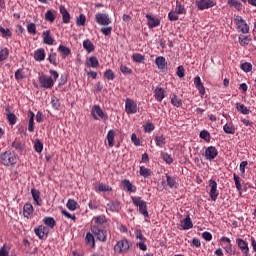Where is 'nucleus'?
Segmentation results:
<instances>
[{"label": "nucleus", "mask_w": 256, "mask_h": 256, "mask_svg": "<svg viewBox=\"0 0 256 256\" xmlns=\"http://www.w3.org/2000/svg\"><path fill=\"white\" fill-rule=\"evenodd\" d=\"M49 63L57 67V53L53 52V50L50 51L49 57H48Z\"/></svg>", "instance_id": "nucleus-40"}, {"label": "nucleus", "mask_w": 256, "mask_h": 256, "mask_svg": "<svg viewBox=\"0 0 256 256\" xmlns=\"http://www.w3.org/2000/svg\"><path fill=\"white\" fill-rule=\"evenodd\" d=\"M154 141L156 142L157 147H165V136H156L154 138Z\"/></svg>", "instance_id": "nucleus-42"}, {"label": "nucleus", "mask_w": 256, "mask_h": 256, "mask_svg": "<svg viewBox=\"0 0 256 256\" xmlns=\"http://www.w3.org/2000/svg\"><path fill=\"white\" fill-rule=\"evenodd\" d=\"M35 114L33 112H30V118H29V122H28V131L30 133H33V131H35Z\"/></svg>", "instance_id": "nucleus-34"}, {"label": "nucleus", "mask_w": 256, "mask_h": 256, "mask_svg": "<svg viewBox=\"0 0 256 256\" xmlns=\"http://www.w3.org/2000/svg\"><path fill=\"white\" fill-rule=\"evenodd\" d=\"M49 73L52 77L47 75L39 76V84L43 89H51L55 85V81L59 79V72L57 70H50Z\"/></svg>", "instance_id": "nucleus-1"}, {"label": "nucleus", "mask_w": 256, "mask_h": 256, "mask_svg": "<svg viewBox=\"0 0 256 256\" xmlns=\"http://www.w3.org/2000/svg\"><path fill=\"white\" fill-rule=\"evenodd\" d=\"M171 104L174 106V107H181L183 105V100H181V98H179V96L177 95H173L172 96V99H171Z\"/></svg>", "instance_id": "nucleus-37"}, {"label": "nucleus", "mask_w": 256, "mask_h": 256, "mask_svg": "<svg viewBox=\"0 0 256 256\" xmlns=\"http://www.w3.org/2000/svg\"><path fill=\"white\" fill-rule=\"evenodd\" d=\"M144 131L146 133H151V131H155V125L152 122H147L146 125H144Z\"/></svg>", "instance_id": "nucleus-57"}, {"label": "nucleus", "mask_w": 256, "mask_h": 256, "mask_svg": "<svg viewBox=\"0 0 256 256\" xmlns=\"http://www.w3.org/2000/svg\"><path fill=\"white\" fill-rule=\"evenodd\" d=\"M11 147L12 149L18 151L19 153H23V151L25 150V146L19 140H14L11 144Z\"/></svg>", "instance_id": "nucleus-26"}, {"label": "nucleus", "mask_w": 256, "mask_h": 256, "mask_svg": "<svg viewBox=\"0 0 256 256\" xmlns=\"http://www.w3.org/2000/svg\"><path fill=\"white\" fill-rule=\"evenodd\" d=\"M85 21H87V17H85V14H80L77 18L76 25L78 27H83V25H85Z\"/></svg>", "instance_id": "nucleus-48"}, {"label": "nucleus", "mask_w": 256, "mask_h": 256, "mask_svg": "<svg viewBox=\"0 0 256 256\" xmlns=\"http://www.w3.org/2000/svg\"><path fill=\"white\" fill-rule=\"evenodd\" d=\"M140 175L142 177H151V170L143 166L140 167Z\"/></svg>", "instance_id": "nucleus-54"}, {"label": "nucleus", "mask_w": 256, "mask_h": 256, "mask_svg": "<svg viewBox=\"0 0 256 256\" xmlns=\"http://www.w3.org/2000/svg\"><path fill=\"white\" fill-rule=\"evenodd\" d=\"M83 47L87 53L95 51V45H93V42H91L89 39L83 41Z\"/></svg>", "instance_id": "nucleus-30"}, {"label": "nucleus", "mask_w": 256, "mask_h": 256, "mask_svg": "<svg viewBox=\"0 0 256 256\" xmlns=\"http://www.w3.org/2000/svg\"><path fill=\"white\" fill-rule=\"evenodd\" d=\"M91 231H92L94 237H96V239H98V241H101L102 243H105V241H107V231L101 230L97 226H93L91 228Z\"/></svg>", "instance_id": "nucleus-9"}, {"label": "nucleus", "mask_w": 256, "mask_h": 256, "mask_svg": "<svg viewBox=\"0 0 256 256\" xmlns=\"http://www.w3.org/2000/svg\"><path fill=\"white\" fill-rule=\"evenodd\" d=\"M165 89L157 87L154 90V97L158 103H161L165 99Z\"/></svg>", "instance_id": "nucleus-21"}, {"label": "nucleus", "mask_w": 256, "mask_h": 256, "mask_svg": "<svg viewBox=\"0 0 256 256\" xmlns=\"http://www.w3.org/2000/svg\"><path fill=\"white\" fill-rule=\"evenodd\" d=\"M131 200L133 205H135L136 207H139V212L144 217H149V212L147 211V202L142 200L140 196H132Z\"/></svg>", "instance_id": "nucleus-3"}, {"label": "nucleus", "mask_w": 256, "mask_h": 256, "mask_svg": "<svg viewBox=\"0 0 256 256\" xmlns=\"http://www.w3.org/2000/svg\"><path fill=\"white\" fill-rule=\"evenodd\" d=\"M34 211L33 205L31 203H26L23 207V216L26 217V219H31Z\"/></svg>", "instance_id": "nucleus-18"}, {"label": "nucleus", "mask_w": 256, "mask_h": 256, "mask_svg": "<svg viewBox=\"0 0 256 256\" xmlns=\"http://www.w3.org/2000/svg\"><path fill=\"white\" fill-rule=\"evenodd\" d=\"M166 181L167 185L170 187V189H177V180L175 177H171L169 174H166Z\"/></svg>", "instance_id": "nucleus-31"}, {"label": "nucleus", "mask_w": 256, "mask_h": 256, "mask_svg": "<svg viewBox=\"0 0 256 256\" xmlns=\"http://www.w3.org/2000/svg\"><path fill=\"white\" fill-rule=\"evenodd\" d=\"M247 165H249V162H247V161H242L240 163L239 169L241 171V177H245V167H247Z\"/></svg>", "instance_id": "nucleus-64"}, {"label": "nucleus", "mask_w": 256, "mask_h": 256, "mask_svg": "<svg viewBox=\"0 0 256 256\" xmlns=\"http://www.w3.org/2000/svg\"><path fill=\"white\" fill-rule=\"evenodd\" d=\"M45 20L50 21V23H53L55 21V14L52 10H48L45 14Z\"/></svg>", "instance_id": "nucleus-49"}, {"label": "nucleus", "mask_w": 256, "mask_h": 256, "mask_svg": "<svg viewBox=\"0 0 256 256\" xmlns=\"http://www.w3.org/2000/svg\"><path fill=\"white\" fill-rule=\"evenodd\" d=\"M155 63L158 67V69H161L163 71V69H165V67H167V61L165 60V57L163 56H159L156 58Z\"/></svg>", "instance_id": "nucleus-27"}, {"label": "nucleus", "mask_w": 256, "mask_h": 256, "mask_svg": "<svg viewBox=\"0 0 256 256\" xmlns=\"http://www.w3.org/2000/svg\"><path fill=\"white\" fill-rule=\"evenodd\" d=\"M241 69L245 73H249V71H251V69H253V65L249 62H245V63L241 64Z\"/></svg>", "instance_id": "nucleus-51"}, {"label": "nucleus", "mask_w": 256, "mask_h": 256, "mask_svg": "<svg viewBox=\"0 0 256 256\" xmlns=\"http://www.w3.org/2000/svg\"><path fill=\"white\" fill-rule=\"evenodd\" d=\"M108 209L109 211H112V213L118 212L120 209L119 202L112 201L108 203Z\"/></svg>", "instance_id": "nucleus-41"}, {"label": "nucleus", "mask_w": 256, "mask_h": 256, "mask_svg": "<svg viewBox=\"0 0 256 256\" xmlns=\"http://www.w3.org/2000/svg\"><path fill=\"white\" fill-rule=\"evenodd\" d=\"M236 109L239 111V113H242V115H249L251 113V110H249V108L242 103H236Z\"/></svg>", "instance_id": "nucleus-28"}, {"label": "nucleus", "mask_w": 256, "mask_h": 256, "mask_svg": "<svg viewBox=\"0 0 256 256\" xmlns=\"http://www.w3.org/2000/svg\"><path fill=\"white\" fill-rule=\"evenodd\" d=\"M234 23H235L237 29H239V31H241V33H244V34L249 33V24H247V22L243 19L242 16H240V15L235 16Z\"/></svg>", "instance_id": "nucleus-6"}, {"label": "nucleus", "mask_w": 256, "mask_h": 256, "mask_svg": "<svg viewBox=\"0 0 256 256\" xmlns=\"http://www.w3.org/2000/svg\"><path fill=\"white\" fill-rule=\"evenodd\" d=\"M93 221H95L97 225H103L105 223V215L96 216L93 218Z\"/></svg>", "instance_id": "nucleus-61"}, {"label": "nucleus", "mask_w": 256, "mask_h": 256, "mask_svg": "<svg viewBox=\"0 0 256 256\" xmlns=\"http://www.w3.org/2000/svg\"><path fill=\"white\" fill-rule=\"evenodd\" d=\"M42 39L45 45H53V43H55V39L53 38V35H51V30L44 31L42 33Z\"/></svg>", "instance_id": "nucleus-16"}, {"label": "nucleus", "mask_w": 256, "mask_h": 256, "mask_svg": "<svg viewBox=\"0 0 256 256\" xmlns=\"http://www.w3.org/2000/svg\"><path fill=\"white\" fill-rule=\"evenodd\" d=\"M17 161H19V155L11 150H7L0 154V163L5 167L16 165Z\"/></svg>", "instance_id": "nucleus-2"}, {"label": "nucleus", "mask_w": 256, "mask_h": 256, "mask_svg": "<svg viewBox=\"0 0 256 256\" xmlns=\"http://www.w3.org/2000/svg\"><path fill=\"white\" fill-rule=\"evenodd\" d=\"M46 53L45 48H39L34 52V60L41 63V61H45Z\"/></svg>", "instance_id": "nucleus-19"}, {"label": "nucleus", "mask_w": 256, "mask_h": 256, "mask_svg": "<svg viewBox=\"0 0 256 256\" xmlns=\"http://www.w3.org/2000/svg\"><path fill=\"white\" fill-rule=\"evenodd\" d=\"M239 43L242 47H247V45L251 43V39L249 38V36H240Z\"/></svg>", "instance_id": "nucleus-43"}, {"label": "nucleus", "mask_w": 256, "mask_h": 256, "mask_svg": "<svg viewBox=\"0 0 256 256\" xmlns=\"http://www.w3.org/2000/svg\"><path fill=\"white\" fill-rule=\"evenodd\" d=\"M228 5H230V7H235L237 11L243 10V4H241V2L238 0H228Z\"/></svg>", "instance_id": "nucleus-35"}, {"label": "nucleus", "mask_w": 256, "mask_h": 256, "mask_svg": "<svg viewBox=\"0 0 256 256\" xmlns=\"http://www.w3.org/2000/svg\"><path fill=\"white\" fill-rule=\"evenodd\" d=\"M98 191L100 192H107V191H113V188H111L109 185L107 184H99L98 185Z\"/></svg>", "instance_id": "nucleus-58"}, {"label": "nucleus", "mask_w": 256, "mask_h": 256, "mask_svg": "<svg viewBox=\"0 0 256 256\" xmlns=\"http://www.w3.org/2000/svg\"><path fill=\"white\" fill-rule=\"evenodd\" d=\"M7 120L8 123H10L11 125H15V123H17V116H15V114H7Z\"/></svg>", "instance_id": "nucleus-60"}, {"label": "nucleus", "mask_w": 256, "mask_h": 256, "mask_svg": "<svg viewBox=\"0 0 256 256\" xmlns=\"http://www.w3.org/2000/svg\"><path fill=\"white\" fill-rule=\"evenodd\" d=\"M86 65L87 67H92L96 69V67H99V59H97V57L95 56L89 57L86 60Z\"/></svg>", "instance_id": "nucleus-24"}, {"label": "nucleus", "mask_w": 256, "mask_h": 256, "mask_svg": "<svg viewBox=\"0 0 256 256\" xmlns=\"http://www.w3.org/2000/svg\"><path fill=\"white\" fill-rule=\"evenodd\" d=\"M182 227L185 230L193 229V221H191L190 216H187L182 220Z\"/></svg>", "instance_id": "nucleus-29"}, {"label": "nucleus", "mask_w": 256, "mask_h": 256, "mask_svg": "<svg viewBox=\"0 0 256 256\" xmlns=\"http://www.w3.org/2000/svg\"><path fill=\"white\" fill-rule=\"evenodd\" d=\"M66 207L70 211H75V210H77V207H79V204H77V201H75L73 199H69L67 204H66Z\"/></svg>", "instance_id": "nucleus-38"}, {"label": "nucleus", "mask_w": 256, "mask_h": 256, "mask_svg": "<svg viewBox=\"0 0 256 256\" xmlns=\"http://www.w3.org/2000/svg\"><path fill=\"white\" fill-rule=\"evenodd\" d=\"M194 85L196 89H198L200 95H205V86L203 85V82H201V77L196 76L194 78Z\"/></svg>", "instance_id": "nucleus-22"}, {"label": "nucleus", "mask_w": 256, "mask_h": 256, "mask_svg": "<svg viewBox=\"0 0 256 256\" xmlns=\"http://www.w3.org/2000/svg\"><path fill=\"white\" fill-rule=\"evenodd\" d=\"M236 243L244 256H249V244L242 238H237Z\"/></svg>", "instance_id": "nucleus-11"}, {"label": "nucleus", "mask_w": 256, "mask_h": 256, "mask_svg": "<svg viewBox=\"0 0 256 256\" xmlns=\"http://www.w3.org/2000/svg\"><path fill=\"white\" fill-rule=\"evenodd\" d=\"M137 103L131 98L125 100V112L127 115H135L137 113Z\"/></svg>", "instance_id": "nucleus-7"}, {"label": "nucleus", "mask_w": 256, "mask_h": 256, "mask_svg": "<svg viewBox=\"0 0 256 256\" xmlns=\"http://www.w3.org/2000/svg\"><path fill=\"white\" fill-rule=\"evenodd\" d=\"M210 187V198L212 201H217V197H219V190H217V182L213 179L209 180Z\"/></svg>", "instance_id": "nucleus-10"}, {"label": "nucleus", "mask_w": 256, "mask_h": 256, "mask_svg": "<svg viewBox=\"0 0 256 256\" xmlns=\"http://www.w3.org/2000/svg\"><path fill=\"white\" fill-rule=\"evenodd\" d=\"M161 157L163 161H165V163H168V165H171V163H173V158L168 153H162Z\"/></svg>", "instance_id": "nucleus-59"}, {"label": "nucleus", "mask_w": 256, "mask_h": 256, "mask_svg": "<svg viewBox=\"0 0 256 256\" xmlns=\"http://www.w3.org/2000/svg\"><path fill=\"white\" fill-rule=\"evenodd\" d=\"M223 131L227 133V135H235V126L231 124H225L223 126Z\"/></svg>", "instance_id": "nucleus-39"}, {"label": "nucleus", "mask_w": 256, "mask_h": 256, "mask_svg": "<svg viewBox=\"0 0 256 256\" xmlns=\"http://www.w3.org/2000/svg\"><path fill=\"white\" fill-rule=\"evenodd\" d=\"M216 3L213 0H200L197 2V8L200 11H204V9H211V7H215Z\"/></svg>", "instance_id": "nucleus-13"}, {"label": "nucleus", "mask_w": 256, "mask_h": 256, "mask_svg": "<svg viewBox=\"0 0 256 256\" xmlns=\"http://www.w3.org/2000/svg\"><path fill=\"white\" fill-rule=\"evenodd\" d=\"M25 77H27V76L25 75L23 68H20L15 72L16 81H21L22 79H25Z\"/></svg>", "instance_id": "nucleus-45"}, {"label": "nucleus", "mask_w": 256, "mask_h": 256, "mask_svg": "<svg viewBox=\"0 0 256 256\" xmlns=\"http://www.w3.org/2000/svg\"><path fill=\"white\" fill-rule=\"evenodd\" d=\"M86 242L88 245H92V247H95V237H93V234H86Z\"/></svg>", "instance_id": "nucleus-53"}, {"label": "nucleus", "mask_w": 256, "mask_h": 256, "mask_svg": "<svg viewBox=\"0 0 256 256\" xmlns=\"http://www.w3.org/2000/svg\"><path fill=\"white\" fill-rule=\"evenodd\" d=\"M43 223L44 225H47V227H50V229H54L55 225H57V222H55L53 217H45Z\"/></svg>", "instance_id": "nucleus-33"}, {"label": "nucleus", "mask_w": 256, "mask_h": 256, "mask_svg": "<svg viewBox=\"0 0 256 256\" xmlns=\"http://www.w3.org/2000/svg\"><path fill=\"white\" fill-rule=\"evenodd\" d=\"M9 57V49L8 48H3L0 51V63L5 61Z\"/></svg>", "instance_id": "nucleus-47"}, {"label": "nucleus", "mask_w": 256, "mask_h": 256, "mask_svg": "<svg viewBox=\"0 0 256 256\" xmlns=\"http://www.w3.org/2000/svg\"><path fill=\"white\" fill-rule=\"evenodd\" d=\"M104 77L106 79H108V81H113V79H115V73H113V70L108 69L105 73H104Z\"/></svg>", "instance_id": "nucleus-56"}, {"label": "nucleus", "mask_w": 256, "mask_h": 256, "mask_svg": "<svg viewBox=\"0 0 256 256\" xmlns=\"http://www.w3.org/2000/svg\"><path fill=\"white\" fill-rule=\"evenodd\" d=\"M121 186L123 188V191H126V193H135L137 191V187L135 185L131 184V181L128 179H125L121 182Z\"/></svg>", "instance_id": "nucleus-15"}, {"label": "nucleus", "mask_w": 256, "mask_h": 256, "mask_svg": "<svg viewBox=\"0 0 256 256\" xmlns=\"http://www.w3.org/2000/svg\"><path fill=\"white\" fill-rule=\"evenodd\" d=\"M217 155H219V152L217 151V148H215V146H210L206 148L205 158L207 159V161H213V159H215Z\"/></svg>", "instance_id": "nucleus-14"}, {"label": "nucleus", "mask_w": 256, "mask_h": 256, "mask_svg": "<svg viewBox=\"0 0 256 256\" xmlns=\"http://www.w3.org/2000/svg\"><path fill=\"white\" fill-rule=\"evenodd\" d=\"M200 137L201 139H204V141H207V142L211 141V134H209V131L207 130H202L200 132Z\"/></svg>", "instance_id": "nucleus-50"}, {"label": "nucleus", "mask_w": 256, "mask_h": 256, "mask_svg": "<svg viewBox=\"0 0 256 256\" xmlns=\"http://www.w3.org/2000/svg\"><path fill=\"white\" fill-rule=\"evenodd\" d=\"M96 23L98 25H102L103 27H107V25H111V18L108 14L105 13H97L95 15Z\"/></svg>", "instance_id": "nucleus-8"}, {"label": "nucleus", "mask_w": 256, "mask_h": 256, "mask_svg": "<svg viewBox=\"0 0 256 256\" xmlns=\"http://www.w3.org/2000/svg\"><path fill=\"white\" fill-rule=\"evenodd\" d=\"M91 115L95 121H99V119H102V121H107L109 119V116H107V113L101 109V106L99 105H94L92 107V112Z\"/></svg>", "instance_id": "nucleus-5"}, {"label": "nucleus", "mask_w": 256, "mask_h": 256, "mask_svg": "<svg viewBox=\"0 0 256 256\" xmlns=\"http://www.w3.org/2000/svg\"><path fill=\"white\" fill-rule=\"evenodd\" d=\"M27 31L30 33V35H35L37 33V27L35 26V23H29L27 25Z\"/></svg>", "instance_id": "nucleus-52"}, {"label": "nucleus", "mask_w": 256, "mask_h": 256, "mask_svg": "<svg viewBox=\"0 0 256 256\" xmlns=\"http://www.w3.org/2000/svg\"><path fill=\"white\" fill-rule=\"evenodd\" d=\"M168 18L171 21H177L179 19V14L176 11H170L168 14Z\"/></svg>", "instance_id": "nucleus-63"}, {"label": "nucleus", "mask_w": 256, "mask_h": 256, "mask_svg": "<svg viewBox=\"0 0 256 256\" xmlns=\"http://www.w3.org/2000/svg\"><path fill=\"white\" fill-rule=\"evenodd\" d=\"M106 139L108 141V146L109 147H114V145H115V131L110 130L107 134Z\"/></svg>", "instance_id": "nucleus-32"}, {"label": "nucleus", "mask_w": 256, "mask_h": 256, "mask_svg": "<svg viewBox=\"0 0 256 256\" xmlns=\"http://www.w3.org/2000/svg\"><path fill=\"white\" fill-rule=\"evenodd\" d=\"M34 233L40 239H47V235H49V229L43 225H40L34 228Z\"/></svg>", "instance_id": "nucleus-12"}, {"label": "nucleus", "mask_w": 256, "mask_h": 256, "mask_svg": "<svg viewBox=\"0 0 256 256\" xmlns=\"http://www.w3.org/2000/svg\"><path fill=\"white\" fill-rule=\"evenodd\" d=\"M132 59L135 63H143V61H145V56L140 53H134Z\"/></svg>", "instance_id": "nucleus-44"}, {"label": "nucleus", "mask_w": 256, "mask_h": 256, "mask_svg": "<svg viewBox=\"0 0 256 256\" xmlns=\"http://www.w3.org/2000/svg\"><path fill=\"white\" fill-rule=\"evenodd\" d=\"M176 12L178 15H183V13H185V6L181 5L179 2H176Z\"/></svg>", "instance_id": "nucleus-62"}, {"label": "nucleus", "mask_w": 256, "mask_h": 256, "mask_svg": "<svg viewBox=\"0 0 256 256\" xmlns=\"http://www.w3.org/2000/svg\"><path fill=\"white\" fill-rule=\"evenodd\" d=\"M58 51H59L62 59H65L66 57H69V55H71V49H69V47H67V46L60 45L58 47Z\"/></svg>", "instance_id": "nucleus-25"}, {"label": "nucleus", "mask_w": 256, "mask_h": 256, "mask_svg": "<svg viewBox=\"0 0 256 256\" xmlns=\"http://www.w3.org/2000/svg\"><path fill=\"white\" fill-rule=\"evenodd\" d=\"M61 213L67 219H71L72 221H74V223H75V221H77V217L75 216V214H71V213L67 212V210H62Z\"/></svg>", "instance_id": "nucleus-55"}, {"label": "nucleus", "mask_w": 256, "mask_h": 256, "mask_svg": "<svg viewBox=\"0 0 256 256\" xmlns=\"http://www.w3.org/2000/svg\"><path fill=\"white\" fill-rule=\"evenodd\" d=\"M31 195L33 197V200L35 201L36 205H38V207H41L43 200H41V192H39V190L33 188L31 189Z\"/></svg>", "instance_id": "nucleus-20"}, {"label": "nucleus", "mask_w": 256, "mask_h": 256, "mask_svg": "<svg viewBox=\"0 0 256 256\" xmlns=\"http://www.w3.org/2000/svg\"><path fill=\"white\" fill-rule=\"evenodd\" d=\"M233 177H234L236 189L239 193H241V191L243 190V185H241V177H239L235 173L233 174Z\"/></svg>", "instance_id": "nucleus-36"}, {"label": "nucleus", "mask_w": 256, "mask_h": 256, "mask_svg": "<svg viewBox=\"0 0 256 256\" xmlns=\"http://www.w3.org/2000/svg\"><path fill=\"white\" fill-rule=\"evenodd\" d=\"M34 149L36 153H41V151H43V142H41L39 139H36L34 142Z\"/></svg>", "instance_id": "nucleus-46"}, {"label": "nucleus", "mask_w": 256, "mask_h": 256, "mask_svg": "<svg viewBox=\"0 0 256 256\" xmlns=\"http://www.w3.org/2000/svg\"><path fill=\"white\" fill-rule=\"evenodd\" d=\"M146 19H148V27L150 29H153V27H159V25H161V21L159 19H155L149 14L146 15Z\"/></svg>", "instance_id": "nucleus-23"}, {"label": "nucleus", "mask_w": 256, "mask_h": 256, "mask_svg": "<svg viewBox=\"0 0 256 256\" xmlns=\"http://www.w3.org/2000/svg\"><path fill=\"white\" fill-rule=\"evenodd\" d=\"M59 11L62 15V22L65 24L70 23L71 21V15L69 14V11H67V8H65V6L60 5L59 6Z\"/></svg>", "instance_id": "nucleus-17"}, {"label": "nucleus", "mask_w": 256, "mask_h": 256, "mask_svg": "<svg viewBox=\"0 0 256 256\" xmlns=\"http://www.w3.org/2000/svg\"><path fill=\"white\" fill-rule=\"evenodd\" d=\"M130 247H131V242H129L127 239H122L115 244L113 249L116 255H121L122 253H127Z\"/></svg>", "instance_id": "nucleus-4"}]
</instances>
